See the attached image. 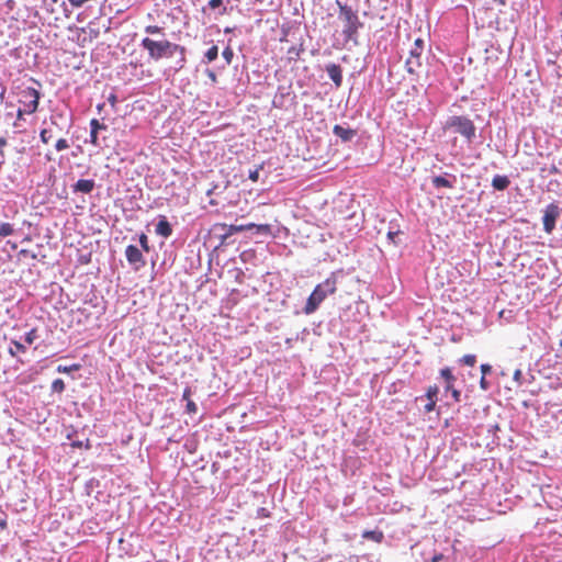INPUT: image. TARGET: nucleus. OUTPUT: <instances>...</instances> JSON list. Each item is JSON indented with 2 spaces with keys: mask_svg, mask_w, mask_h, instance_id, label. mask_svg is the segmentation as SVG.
<instances>
[{
  "mask_svg": "<svg viewBox=\"0 0 562 562\" xmlns=\"http://www.w3.org/2000/svg\"><path fill=\"white\" fill-rule=\"evenodd\" d=\"M11 345H12V347L9 348V353L12 357H15L20 352L24 353L26 351L25 346L18 340H12Z\"/></svg>",
  "mask_w": 562,
  "mask_h": 562,
  "instance_id": "nucleus-21",
  "label": "nucleus"
},
{
  "mask_svg": "<svg viewBox=\"0 0 562 562\" xmlns=\"http://www.w3.org/2000/svg\"><path fill=\"white\" fill-rule=\"evenodd\" d=\"M446 128L453 130L454 133L463 136L469 143L475 137L476 127L467 116L454 115L446 122Z\"/></svg>",
  "mask_w": 562,
  "mask_h": 562,
  "instance_id": "nucleus-5",
  "label": "nucleus"
},
{
  "mask_svg": "<svg viewBox=\"0 0 562 562\" xmlns=\"http://www.w3.org/2000/svg\"><path fill=\"white\" fill-rule=\"evenodd\" d=\"M480 386L482 390L484 391H487L490 389V383L488 381L485 379L484 375H482L481 380H480Z\"/></svg>",
  "mask_w": 562,
  "mask_h": 562,
  "instance_id": "nucleus-37",
  "label": "nucleus"
},
{
  "mask_svg": "<svg viewBox=\"0 0 562 562\" xmlns=\"http://www.w3.org/2000/svg\"><path fill=\"white\" fill-rule=\"evenodd\" d=\"M337 290V279L335 273H331L323 283L317 284L308 296L304 307L305 314L314 313L321 303L329 295L334 294Z\"/></svg>",
  "mask_w": 562,
  "mask_h": 562,
  "instance_id": "nucleus-2",
  "label": "nucleus"
},
{
  "mask_svg": "<svg viewBox=\"0 0 562 562\" xmlns=\"http://www.w3.org/2000/svg\"><path fill=\"white\" fill-rule=\"evenodd\" d=\"M207 76H209V78H210L212 81H214V82L216 81V75H215V72H214V71L210 70V71L207 72Z\"/></svg>",
  "mask_w": 562,
  "mask_h": 562,
  "instance_id": "nucleus-43",
  "label": "nucleus"
},
{
  "mask_svg": "<svg viewBox=\"0 0 562 562\" xmlns=\"http://www.w3.org/2000/svg\"><path fill=\"white\" fill-rule=\"evenodd\" d=\"M222 56L224 57V59L226 60L227 64H231L232 59L234 57V52H233V49L231 47H226L223 50Z\"/></svg>",
  "mask_w": 562,
  "mask_h": 562,
  "instance_id": "nucleus-30",
  "label": "nucleus"
},
{
  "mask_svg": "<svg viewBox=\"0 0 562 562\" xmlns=\"http://www.w3.org/2000/svg\"><path fill=\"white\" fill-rule=\"evenodd\" d=\"M223 7V0H210L209 8L212 10Z\"/></svg>",
  "mask_w": 562,
  "mask_h": 562,
  "instance_id": "nucleus-34",
  "label": "nucleus"
},
{
  "mask_svg": "<svg viewBox=\"0 0 562 562\" xmlns=\"http://www.w3.org/2000/svg\"><path fill=\"white\" fill-rule=\"evenodd\" d=\"M145 32L147 34H159L162 32V27L158 26V25H147L145 27Z\"/></svg>",
  "mask_w": 562,
  "mask_h": 562,
  "instance_id": "nucleus-31",
  "label": "nucleus"
},
{
  "mask_svg": "<svg viewBox=\"0 0 562 562\" xmlns=\"http://www.w3.org/2000/svg\"><path fill=\"white\" fill-rule=\"evenodd\" d=\"M88 27L90 30V33H94V35H98V32H95V30L92 29V24H90Z\"/></svg>",
  "mask_w": 562,
  "mask_h": 562,
  "instance_id": "nucleus-48",
  "label": "nucleus"
},
{
  "mask_svg": "<svg viewBox=\"0 0 562 562\" xmlns=\"http://www.w3.org/2000/svg\"><path fill=\"white\" fill-rule=\"evenodd\" d=\"M78 1H79V0H69V2L71 3V5H74V7H78Z\"/></svg>",
  "mask_w": 562,
  "mask_h": 562,
  "instance_id": "nucleus-47",
  "label": "nucleus"
},
{
  "mask_svg": "<svg viewBox=\"0 0 562 562\" xmlns=\"http://www.w3.org/2000/svg\"><path fill=\"white\" fill-rule=\"evenodd\" d=\"M303 52V44L291 46L286 52L288 61H296Z\"/></svg>",
  "mask_w": 562,
  "mask_h": 562,
  "instance_id": "nucleus-17",
  "label": "nucleus"
},
{
  "mask_svg": "<svg viewBox=\"0 0 562 562\" xmlns=\"http://www.w3.org/2000/svg\"><path fill=\"white\" fill-rule=\"evenodd\" d=\"M333 133L344 142L350 140L356 135L353 130L346 128L338 124L334 126Z\"/></svg>",
  "mask_w": 562,
  "mask_h": 562,
  "instance_id": "nucleus-12",
  "label": "nucleus"
},
{
  "mask_svg": "<svg viewBox=\"0 0 562 562\" xmlns=\"http://www.w3.org/2000/svg\"><path fill=\"white\" fill-rule=\"evenodd\" d=\"M326 71L329 78L333 80L336 87H340L342 83V70L337 64H329L326 66Z\"/></svg>",
  "mask_w": 562,
  "mask_h": 562,
  "instance_id": "nucleus-11",
  "label": "nucleus"
},
{
  "mask_svg": "<svg viewBox=\"0 0 562 562\" xmlns=\"http://www.w3.org/2000/svg\"><path fill=\"white\" fill-rule=\"evenodd\" d=\"M425 42L423 38H416L413 47L409 50V56L406 59V68L411 74H417L423 66V52Z\"/></svg>",
  "mask_w": 562,
  "mask_h": 562,
  "instance_id": "nucleus-6",
  "label": "nucleus"
},
{
  "mask_svg": "<svg viewBox=\"0 0 562 562\" xmlns=\"http://www.w3.org/2000/svg\"><path fill=\"white\" fill-rule=\"evenodd\" d=\"M57 370H58V372H63V373H68V372H70V368H68V367H61V366H59Z\"/></svg>",
  "mask_w": 562,
  "mask_h": 562,
  "instance_id": "nucleus-42",
  "label": "nucleus"
},
{
  "mask_svg": "<svg viewBox=\"0 0 562 562\" xmlns=\"http://www.w3.org/2000/svg\"><path fill=\"white\" fill-rule=\"evenodd\" d=\"M156 233L162 237H169L172 234L171 225L164 218L156 225Z\"/></svg>",
  "mask_w": 562,
  "mask_h": 562,
  "instance_id": "nucleus-16",
  "label": "nucleus"
},
{
  "mask_svg": "<svg viewBox=\"0 0 562 562\" xmlns=\"http://www.w3.org/2000/svg\"><path fill=\"white\" fill-rule=\"evenodd\" d=\"M21 95L23 98V100H21L23 103V111H25L26 114L36 112L38 108L40 92L34 88L27 87L22 90Z\"/></svg>",
  "mask_w": 562,
  "mask_h": 562,
  "instance_id": "nucleus-7",
  "label": "nucleus"
},
{
  "mask_svg": "<svg viewBox=\"0 0 562 562\" xmlns=\"http://www.w3.org/2000/svg\"><path fill=\"white\" fill-rule=\"evenodd\" d=\"M142 47L147 50L150 59L159 60L161 58H169L176 53L180 55L177 70L183 68L186 64V47L167 40L155 41L150 37H144L140 43Z\"/></svg>",
  "mask_w": 562,
  "mask_h": 562,
  "instance_id": "nucleus-1",
  "label": "nucleus"
},
{
  "mask_svg": "<svg viewBox=\"0 0 562 562\" xmlns=\"http://www.w3.org/2000/svg\"><path fill=\"white\" fill-rule=\"evenodd\" d=\"M125 257L128 263L134 268V270L138 271L140 268L145 267L146 261L142 251L134 245H128L125 249Z\"/></svg>",
  "mask_w": 562,
  "mask_h": 562,
  "instance_id": "nucleus-9",
  "label": "nucleus"
},
{
  "mask_svg": "<svg viewBox=\"0 0 562 562\" xmlns=\"http://www.w3.org/2000/svg\"><path fill=\"white\" fill-rule=\"evenodd\" d=\"M263 169V164L259 165L258 167H256L254 170H250L249 171V179L252 181V182H257L259 180V171Z\"/></svg>",
  "mask_w": 562,
  "mask_h": 562,
  "instance_id": "nucleus-28",
  "label": "nucleus"
},
{
  "mask_svg": "<svg viewBox=\"0 0 562 562\" xmlns=\"http://www.w3.org/2000/svg\"><path fill=\"white\" fill-rule=\"evenodd\" d=\"M41 140L44 144H48L50 139L53 138V132L49 128H43L40 133Z\"/></svg>",
  "mask_w": 562,
  "mask_h": 562,
  "instance_id": "nucleus-24",
  "label": "nucleus"
},
{
  "mask_svg": "<svg viewBox=\"0 0 562 562\" xmlns=\"http://www.w3.org/2000/svg\"><path fill=\"white\" fill-rule=\"evenodd\" d=\"M397 232H389L387 237L395 243L394 238L397 236Z\"/></svg>",
  "mask_w": 562,
  "mask_h": 562,
  "instance_id": "nucleus-44",
  "label": "nucleus"
},
{
  "mask_svg": "<svg viewBox=\"0 0 562 562\" xmlns=\"http://www.w3.org/2000/svg\"><path fill=\"white\" fill-rule=\"evenodd\" d=\"M460 362L464 366L473 367L476 363V357L474 355H465L460 359Z\"/></svg>",
  "mask_w": 562,
  "mask_h": 562,
  "instance_id": "nucleus-26",
  "label": "nucleus"
},
{
  "mask_svg": "<svg viewBox=\"0 0 562 562\" xmlns=\"http://www.w3.org/2000/svg\"><path fill=\"white\" fill-rule=\"evenodd\" d=\"M449 392H451V395H452L454 402H460L461 401V392L459 390L453 387Z\"/></svg>",
  "mask_w": 562,
  "mask_h": 562,
  "instance_id": "nucleus-36",
  "label": "nucleus"
},
{
  "mask_svg": "<svg viewBox=\"0 0 562 562\" xmlns=\"http://www.w3.org/2000/svg\"><path fill=\"white\" fill-rule=\"evenodd\" d=\"M510 184V180L507 176L497 175L492 179V186L495 190H506Z\"/></svg>",
  "mask_w": 562,
  "mask_h": 562,
  "instance_id": "nucleus-14",
  "label": "nucleus"
},
{
  "mask_svg": "<svg viewBox=\"0 0 562 562\" xmlns=\"http://www.w3.org/2000/svg\"><path fill=\"white\" fill-rule=\"evenodd\" d=\"M549 172H550L551 175H557V173H560V169H559L557 166L552 165V166L550 167V169H549Z\"/></svg>",
  "mask_w": 562,
  "mask_h": 562,
  "instance_id": "nucleus-40",
  "label": "nucleus"
},
{
  "mask_svg": "<svg viewBox=\"0 0 562 562\" xmlns=\"http://www.w3.org/2000/svg\"><path fill=\"white\" fill-rule=\"evenodd\" d=\"M520 375H521L520 370H516V371H515V374H514V378H515V379H518Z\"/></svg>",
  "mask_w": 562,
  "mask_h": 562,
  "instance_id": "nucleus-46",
  "label": "nucleus"
},
{
  "mask_svg": "<svg viewBox=\"0 0 562 562\" xmlns=\"http://www.w3.org/2000/svg\"><path fill=\"white\" fill-rule=\"evenodd\" d=\"M14 233L13 225L10 223H0V237H7Z\"/></svg>",
  "mask_w": 562,
  "mask_h": 562,
  "instance_id": "nucleus-22",
  "label": "nucleus"
},
{
  "mask_svg": "<svg viewBox=\"0 0 562 562\" xmlns=\"http://www.w3.org/2000/svg\"><path fill=\"white\" fill-rule=\"evenodd\" d=\"M560 216V207L555 203L547 205L543 211V229L547 234H551L555 228L557 220Z\"/></svg>",
  "mask_w": 562,
  "mask_h": 562,
  "instance_id": "nucleus-8",
  "label": "nucleus"
},
{
  "mask_svg": "<svg viewBox=\"0 0 562 562\" xmlns=\"http://www.w3.org/2000/svg\"><path fill=\"white\" fill-rule=\"evenodd\" d=\"M439 387L437 385H430L426 392L427 403L424 406L426 413H430L435 409L438 400Z\"/></svg>",
  "mask_w": 562,
  "mask_h": 562,
  "instance_id": "nucleus-10",
  "label": "nucleus"
},
{
  "mask_svg": "<svg viewBox=\"0 0 562 562\" xmlns=\"http://www.w3.org/2000/svg\"><path fill=\"white\" fill-rule=\"evenodd\" d=\"M90 125H91L90 143L92 145H97L98 144V132H99V130L103 128V125L100 124L99 121L95 119L91 120Z\"/></svg>",
  "mask_w": 562,
  "mask_h": 562,
  "instance_id": "nucleus-18",
  "label": "nucleus"
},
{
  "mask_svg": "<svg viewBox=\"0 0 562 562\" xmlns=\"http://www.w3.org/2000/svg\"><path fill=\"white\" fill-rule=\"evenodd\" d=\"M24 114H26V112H25V111H23V108H20V109L18 110V119H22V116H23Z\"/></svg>",
  "mask_w": 562,
  "mask_h": 562,
  "instance_id": "nucleus-45",
  "label": "nucleus"
},
{
  "mask_svg": "<svg viewBox=\"0 0 562 562\" xmlns=\"http://www.w3.org/2000/svg\"><path fill=\"white\" fill-rule=\"evenodd\" d=\"M432 184L435 188H453V183L441 176H436L432 178Z\"/></svg>",
  "mask_w": 562,
  "mask_h": 562,
  "instance_id": "nucleus-20",
  "label": "nucleus"
},
{
  "mask_svg": "<svg viewBox=\"0 0 562 562\" xmlns=\"http://www.w3.org/2000/svg\"><path fill=\"white\" fill-rule=\"evenodd\" d=\"M88 27L90 30V33H94V35H98V32H95V30L92 29V24H90Z\"/></svg>",
  "mask_w": 562,
  "mask_h": 562,
  "instance_id": "nucleus-49",
  "label": "nucleus"
},
{
  "mask_svg": "<svg viewBox=\"0 0 562 562\" xmlns=\"http://www.w3.org/2000/svg\"><path fill=\"white\" fill-rule=\"evenodd\" d=\"M492 371V367L487 363H483L481 364V372H482V375H486L487 373H490Z\"/></svg>",
  "mask_w": 562,
  "mask_h": 562,
  "instance_id": "nucleus-38",
  "label": "nucleus"
},
{
  "mask_svg": "<svg viewBox=\"0 0 562 562\" xmlns=\"http://www.w3.org/2000/svg\"><path fill=\"white\" fill-rule=\"evenodd\" d=\"M190 396H191V390L189 387L184 389L183 394H182L183 400H186L187 402L191 401Z\"/></svg>",
  "mask_w": 562,
  "mask_h": 562,
  "instance_id": "nucleus-39",
  "label": "nucleus"
},
{
  "mask_svg": "<svg viewBox=\"0 0 562 562\" xmlns=\"http://www.w3.org/2000/svg\"><path fill=\"white\" fill-rule=\"evenodd\" d=\"M495 2H498L501 5H505V0H494Z\"/></svg>",
  "mask_w": 562,
  "mask_h": 562,
  "instance_id": "nucleus-50",
  "label": "nucleus"
},
{
  "mask_svg": "<svg viewBox=\"0 0 562 562\" xmlns=\"http://www.w3.org/2000/svg\"><path fill=\"white\" fill-rule=\"evenodd\" d=\"M187 412L189 414H195L198 412L196 404L192 400L187 402Z\"/></svg>",
  "mask_w": 562,
  "mask_h": 562,
  "instance_id": "nucleus-33",
  "label": "nucleus"
},
{
  "mask_svg": "<svg viewBox=\"0 0 562 562\" xmlns=\"http://www.w3.org/2000/svg\"><path fill=\"white\" fill-rule=\"evenodd\" d=\"M7 145V140L4 137H0V164L3 162L4 160V153H3V147Z\"/></svg>",
  "mask_w": 562,
  "mask_h": 562,
  "instance_id": "nucleus-35",
  "label": "nucleus"
},
{
  "mask_svg": "<svg viewBox=\"0 0 562 562\" xmlns=\"http://www.w3.org/2000/svg\"><path fill=\"white\" fill-rule=\"evenodd\" d=\"M139 245L142 247V249L146 252L149 251L150 247H149V243H148V237L146 234L142 233L139 235Z\"/></svg>",
  "mask_w": 562,
  "mask_h": 562,
  "instance_id": "nucleus-29",
  "label": "nucleus"
},
{
  "mask_svg": "<svg viewBox=\"0 0 562 562\" xmlns=\"http://www.w3.org/2000/svg\"><path fill=\"white\" fill-rule=\"evenodd\" d=\"M443 559V555L441 553L436 554L432 557L431 562H439Z\"/></svg>",
  "mask_w": 562,
  "mask_h": 562,
  "instance_id": "nucleus-41",
  "label": "nucleus"
},
{
  "mask_svg": "<svg viewBox=\"0 0 562 562\" xmlns=\"http://www.w3.org/2000/svg\"><path fill=\"white\" fill-rule=\"evenodd\" d=\"M55 147L58 151H60V150L67 149L69 147V144L65 138H59L56 142Z\"/></svg>",
  "mask_w": 562,
  "mask_h": 562,
  "instance_id": "nucleus-32",
  "label": "nucleus"
},
{
  "mask_svg": "<svg viewBox=\"0 0 562 562\" xmlns=\"http://www.w3.org/2000/svg\"><path fill=\"white\" fill-rule=\"evenodd\" d=\"M36 338H37V330H36V328H32L29 333H26L24 340L27 345H32Z\"/></svg>",
  "mask_w": 562,
  "mask_h": 562,
  "instance_id": "nucleus-27",
  "label": "nucleus"
},
{
  "mask_svg": "<svg viewBox=\"0 0 562 562\" xmlns=\"http://www.w3.org/2000/svg\"><path fill=\"white\" fill-rule=\"evenodd\" d=\"M337 4L339 7L338 16L344 23L342 33L346 36V38L350 40L358 33V30L361 27L362 24L359 21L357 12L352 10L351 7L347 4H341L339 1H337Z\"/></svg>",
  "mask_w": 562,
  "mask_h": 562,
  "instance_id": "nucleus-4",
  "label": "nucleus"
},
{
  "mask_svg": "<svg viewBox=\"0 0 562 562\" xmlns=\"http://www.w3.org/2000/svg\"><path fill=\"white\" fill-rule=\"evenodd\" d=\"M255 2H262L263 0H254Z\"/></svg>",
  "mask_w": 562,
  "mask_h": 562,
  "instance_id": "nucleus-51",
  "label": "nucleus"
},
{
  "mask_svg": "<svg viewBox=\"0 0 562 562\" xmlns=\"http://www.w3.org/2000/svg\"><path fill=\"white\" fill-rule=\"evenodd\" d=\"M53 392L63 393L65 391V383L61 379H56L52 383Z\"/></svg>",
  "mask_w": 562,
  "mask_h": 562,
  "instance_id": "nucleus-25",
  "label": "nucleus"
},
{
  "mask_svg": "<svg viewBox=\"0 0 562 562\" xmlns=\"http://www.w3.org/2000/svg\"><path fill=\"white\" fill-rule=\"evenodd\" d=\"M362 538L381 543L384 539V533L381 530H366Z\"/></svg>",
  "mask_w": 562,
  "mask_h": 562,
  "instance_id": "nucleus-19",
  "label": "nucleus"
},
{
  "mask_svg": "<svg viewBox=\"0 0 562 562\" xmlns=\"http://www.w3.org/2000/svg\"><path fill=\"white\" fill-rule=\"evenodd\" d=\"M94 182L89 179H80L75 184V190L83 193H89L93 190Z\"/></svg>",
  "mask_w": 562,
  "mask_h": 562,
  "instance_id": "nucleus-15",
  "label": "nucleus"
},
{
  "mask_svg": "<svg viewBox=\"0 0 562 562\" xmlns=\"http://www.w3.org/2000/svg\"><path fill=\"white\" fill-rule=\"evenodd\" d=\"M250 229H256V232L258 234H263V235H270L271 231H272L270 224L249 223V224H241V225H227L224 223H217L214 225L215 232H218V231L223 232L220 235L222 243L225 241L228 237H231L234 234H237V233H240L244 231H250Z\"/></svg>",
  "mask_w": 562,
  "mask_h": 562,
  "instance_id": "nucleus-3",
  "label": "nucleus"
},
{
  "mask_svg": "<svg viewBox=\"0 0 562 562\" xmlns=\"http://www.w3.org/2000/svg\"><path fill=\"white\" fill-rule=\"evenodd\" d=\"M440 375L446 382L445 391L449 392L450 390H452L454 387L453 384L456 382V376L452 374L451 369L450 368L441 369Z\"/></svg>",
  "mask_w": 562,
  "mask_h": 562,
  "instance_id": "nucleus-13",
  "label": "nucleus"
},
{
  "mask_svg": "<svg viewBox=\"0 0 562 562\" xmlns=\"http://www.w3.org/2000/svg\"><path fill=\"white\" fill-rule=\"evenodd\" d=\"M218 56V47L216 45H213L212 47H210L207 49V52L205 53V58L207 59L209 63L215 60Z\"/></svg>",
  "mask_w": 562,
  "mask_h": 562,
  "instance_id": "nucleus-23",
  "label": "nucleus"
}]
</instances>
